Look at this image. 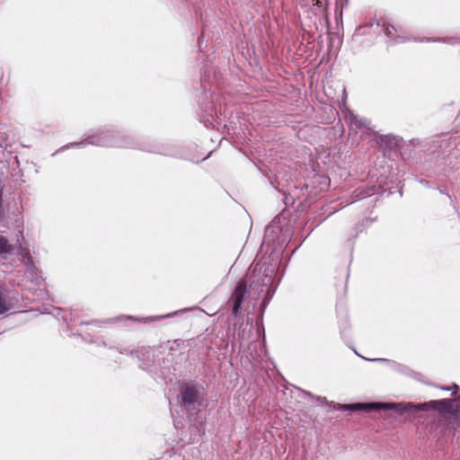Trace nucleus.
Instances as JSON below:
<instances>
[{
    "label": "nucleus",
    "mask_w": 460,
    "mask_h": 460,
    "mask_svg": "<svg viewBox=\"0 0 460 460\" xmlns=\"http://www.w3.org/2000/svg\"><path fill=\"white\" fill-rule=\"evenodd\" d=\"M4 216V209L3 207V188L0 187V219Z\"/></svg>",
    "instance_id": "15"
},
{
    "label": "nucleus",
    "mask_w": 460,
    "mask_h": 460,
    "mask_svg": "<svg viewBox=\"0 0 460 460\" xmlns=\"http://www.w3.org/2000/svg\"><path fill=\"white\" fill-rule=\"evenodd\" d=\"M177 313H173V314H166L164 316H155V317H150L148 318L147 320L148 321H157V320H160V319H163V318H165V317H170V316H172L174 314H176Z\"/></svg>",
    "instance_id": "18"
},
{
    "label": "nucleus",
    "mask_w": 460,
    "mask_h": 460,
    "mask_svg": "<svg viewBox=\"0 0 460 460\" xmlns=\"http://www.w3.org/2000/svg\"><path fill=\"white\" fill-rule=\"evenodd\" d=\"M401 31V27H398V28H395L394 25H388L385 29V35L394 40L395 42L399 43V42H403L405 41V39L403 37H401V36H395L394 32H397V31Z\"/></svg>",
    "instance_id": "10"
},
{
    "label": "nucleus",
    "mask_w": 460,
    "mask_h": 460,
    "mask_svg": "<svg viewBox=\"0 0 460 460\" xmlns=\"http://www.w3.org/2000/svg\"><path fill=\"white\" fill-rule=\"evenodd\" d=\"M354 193H355V199H364V198L372 196L374 192L372 190H355Z\"/></svg>",
    "instance_id": "12"
},
{
    "label": "nucleus",
    "mask_w": 460,
    "mask_h": 460,
    "mask_svg": "<svg viewBox=\"0 0 460 460\" xmlns=\"http://www.w3.org/2000/svg\"><path fill=\"white\" fill-rule=\"evenodd\" d=\"M318 400H319V401H323V400H325V398L318 397Z\"/></svg>",
    "instance_id": "20"
},
{
    "label": "nucleus",
    "mask_w": 460,
    "mask_h": 460,
    "mask_svg": "<svg viewBox=\"0 0 460 460\" xmlns=\"http://www.w3.org/2000/svg\"><path fill=\"white\" fill-rule=\"evenodd\" d=\"M85 144L94 145L99 146H109V147H131L140 148L150 152L155 150L145 149L140 146L133 137L129 136H121L119 132L113 129H100L97 132L89 135L84 141L79 143H73L70 146H83Z\"/></svg>",
    "instance_id": "3"
},
{
    "label": "nucleus",
    "mask_w": 460,
    "mask_h": 460,
    "mask_svg": "<svg viewBox=\"0 0 460 460\" xmlns=\"http://www.w3.org/2000/svg\"><path fill=\"white\" fill-rule=\"evenodd\" d=\"M460 396L456 399H441L429 401L422 404L412 403H395V402H369V403H351V404H339L340 410L349 411H379L389 410L394 411L398 413L409 412L412 410H428L433 409L438 411L440 414H451L454 417L453 428H460Z\"/></svg>",
    "instance_id": "1"
},
{
    "label": "nucleus",
    "mask_w": 460,
    "mask_h": 460,
    "mask_svg": "<svg viewBox=\"0 0 460 460\" xmlns=\"http://www.w3.org/2000/svg\"><path fill=\"white\" fill-rule=\"evenodd\" d=\"M248 283L250 289L256 293L257 298H260L270 292V286L272 284V277L268 274L261 275V269L258 270V265H256L252 273L247 274L245 278L242 279L237 283L227 302L232 307L234 317L239 315L242 303L247 292L246 286Z\"/></svg>",
    "instance_id": "2"
},
{
    "label": "nucleus",
    "mask_w": 460,
    "mask_h": 460,
    "mask_svg": "<svg viewBox=\"0 0 460 460\" xmlns=\"http://www.w3.org/2000/svg\"><path fill=\"white\" fill-rule=\"evenodd\" d=\"M402 138L393 135H384L380 137V146L385 155L391 156L392 152H396L397 147L400 146Z\"/></svg>",
    "instance_id": "6"
},
{
    "label": "nucleus",
    "mask_w": 460,
    "mask_h": 460,
    "mask_svg": "<svg viewBox=\"0 0 460 460\" xmlns=\"http://www.w3.org/2000/svg\"><path fill=\"white\" fill-rule=\"evenodd\" d=\"M190 430L194 434V438H191V441L195 442L199 440V438L202 437L205 433L204 421L202 419L198 420L196 423L190 427Z\"/></svg>",
    "instance_id": "9"
},
{
    "label": "nucleus",
    "mask_w": 460,
    "mask_h": 460,
    "mask_svg": "<svg viewBox=\"0 0 460 460\" xmlns=\"http://www.w3.org/2000/svg\"><path fill=\"white\" fill-rule=\"evenodd\" d=\"M426 40L427 41H443V42L448 43V44H455L456 42V39H454V38H443V39L428 38Z\"/></svg>",
    "instance_id": "14"
},
{
    "label": "nucleus",
    "mask_w": 460,
    "mask_h": 460,
    "mask_svg": "<svg viewBox=\"0 0 460 460\" xmlns=\"http://www.w3.org/2000/svg\"><path fill=\"white\" fill-rule=\"evenodd\" d=\"M346 120L349 123L350 129L356 133H360L361 137L372 130L370 120L358 117L351 111H348Z\"/></svg>",
    "instance_id": "5"
},
{
    "label": "nucleus",
    "mask_w": 460,
    "mask_h": 460,
    "mask_svg": "<svg viewBox=\"0 0 460 460\" xmlns=\"http://www.w3.org/2000/svg\"><path fill=\"white\" fill-rule=\"evenodd\" d=\"M177 399L181 408L189 414L190 421V417L197 414L203 406V396L194 385H182Z\"/></svg>",
    "instance_id": "4"
},
{
    "label": "nucleus",
    "mask_w": 460,
    "mask_h": 460,
    "mask_svg": "<svg viewBox=\"0 0 460 460\" xmlns=\"http://www.w3.org/2000/svg\"><path fill=\"white\" fill-rule=\"evenodd\" d=\"M13 250L14 247L10 243L9 240L5 236L0 234V257L6 259L13 252Z\"/></svg>",
    "instance_id": "8"
},
{
    "label": "nucleus",
    "mask_w": 460,
    "mask_h": 460,
    "mask_svg": "<svg viewBox=\"0 0 460 460\" xmlns=\"http://www.w3.org/2000/svg\"><path fill=\"white\" fill-rule=\"evenodd\" d=\"M7 146V137L4 133L0 132V147Z\"/></svg>",
    "instance_id": "17"
},
{
    "label": "nucleus",
    "mask_w": 460,
    "mask_h": 460,
    "mask_svg": "<svg viewBox=\"0 0 460 460\" xmlns=\"http://www.w3.org/2000/svg\"><path fill=\"white\" fill-rule=\"evenodd\" d=\"M346 99H347L346 92H345V89H343V91H342V100H341V102L340 104V108L342 111V112L344 113L345 117H346V115H348V111H350L347 107Z\"/></svg>",
    "instance_id": "13"
},
{
    "label": "nucleus",
    "mask_w": 460,
    "mask_h": 460,
    "mask_svg": "<svg viewBox=\"0 0 460 460\" xmlns=\"http://www.w3.org/2000/svg\"><path fill=\"white\" fill-rule=\"evenodd\" d=\"M22 262L27 267V272L31 275L36 274V267L32 263V258L30 255L29 252H25V254L22 256Z\"/></svg>",
    "instance_id": "11"
},
{
    "label": "nucleus",
    "mask_w": 460,
    "mask_h": 460,
    "mask_svg": "<svg viewBox=\"0 0 460 460\" xmlns=\"http://www.w3.org/2000/svg\"><path fill=\"white\" fill-rule=\"evenodd\" d=\"M13 307V299L6 288H0V315L8 313Z\"/></svg>",
    "instance_id": "7"
},
{
    "label": "nucleus",
    "mask_w": 460,
    "mask_h": 460,
    "mask_svg": "<svg viewBox=\"0 0 460 460\" xmlns=\"http://www.w3.org/2000/svg\"><path fill=\"white\" fill-rule=\"evenodd\" d=\"M370 361H380V362H388L390 363V360L386 359V358H371L369 359ZM391 364L393 365L394 367H395L396 369H399V367H401L400 365H398L397 363L395 362H391Z\"/></svg>",
    "instance_id": "16"
},
{
    "label": "nucleus",
    "mask_w": 460,
    "mask_h": 460,
    "mask_svg": "<svg viewBox=\"0 0 460 460\" xmlns=\"http://www.w3.org/2000/svg\"><path fill=\"white\" fill-rule=\"evenodd\" d=\"M441 389L446 390V391H453V394H455L456 392V390L458 389V386L456 385L453 387L443 386V387H441Z\"/></svg>",
    "instance_id": "19"
}]
</instances>
